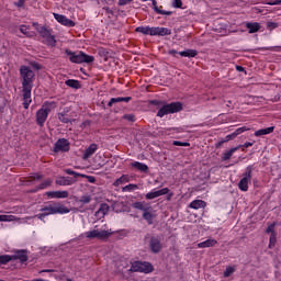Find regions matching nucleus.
Instances as JSON below:
<instances>
[{"label":"nucleus","instance_id":"nucleus-1","mask_svg":"<svg viewBox=\"0 0 281 281\" xmlns=\"http://www.w3.org/2000/svg\"><path fill=\"white\" fill-rule=\"evenodd\" d=\"M136 32L145 36H170L172 34L170 29L161 26H137Z\"/></svg>","mask_w":281,"mask_h":281},{"label":"nucleus","instance_id":"nucleus-2","mask_svg":"<svg viewBox=\"0 0 281 281\" xmlns=\"http://www.w3.org/2000/svg\"><path fill=\"white\" fill-rule=\"evenodd\" d=\"M52 214H69V209L63 204H50L42 209V213L37 217L40 221H45V217Z\"/></svg>","mask_w":281,"mask_h":281},{"label":"nucleus","instance_id":"nucleus-3","mask_svg":"<svg viewBox=\"0 0 281 281\" xmlns=\"http://www.w3.org/2000/svg\"><path fill=\"white\" fill-rule=\"evenodd\" d=\"M113 234L111 229H100V228H92L83 234L80 235V238H88V240H106Z\"/></svg>","mask_w":281,"mask_h":281},{"label":"nucleus","instance_id":"nucleus-4","mask_svg":"<svg viewBox=\"0 0 281 281\" xmlns=\"http://www.w3.org/2000/svg\"><path fill=\"white\" fill-rule=\"evenodd\" d=\"M67 56H69L70 63H75L77 65H82V63H87L88 65L90 63H93L95 60V57L91 55H87L82 52L74 53L71 50H66Z\"/></svg>","mask_w":281,"mask_h":281},{"label":"nucleus","instance_id":"nucleus-5","mask_svg":"<svg viewBox=\"0 0 281 281\" xmlns=\"http://www.w3.org/2000/svg\"><path fill=\"white\" fill-rule=\"evenodd\" d=\"M20 75L23 79L22 89H32L34 87V71L27 66H22L20 68Z\"/></svg>","mask_w":281,"mask_h":281},{"label":"nucleus","instance_id":"nucleus-6","mask_svg":"<svg viewBox=\"0 0 281 281\" xmlns=\"http://www.w3.org/2000/svg\"><path fill=\"white\" fill-rule=\"evenodd\" d=\"M154 270L153 263L148 261H134L130 269V271L138 273H153Z\"/></svg>","mask_w":281,"mask_h":281},{"label":"nucleus","instance_id":"nucleus-7","mask_svg":"<svg viewBox=\"0 0 281 281\" xmlns=\"http://www.w3.org/2000/svg\"><path fill=\"white\" fill-rule=\"evenodd\" d=\"M183 109V105L180 102H173L164 105L157 113L158 117H164L165 115H170V113H179Z\"/></svg>","mask_w":281,"mask_h":281},{"label":"nucleus","instance_id":"nucleus-8","mask_svg":"<svg viewBox=\"0 0 281 281\" xmlns=\"http://www.w3.org/2000/svg\"><path fill=\"white\" fill-rule=\"evenodd\" d=\"M37 32L46 45H49L50 47L56 45V37H54V35H52L49 30H47L45 26H38Z\"/></svg>","mask_w":281,"mask_h":281},{"label":"nucleus","instance_id":"nucleus-9","mask_svg":"<svg viewBox=\"0 0 281 281\" xmlns=\"http://www.w3.org/2000/svg\"><path fill=\"white\" fill-rule=\"evenodd\" d=\"M49 105L44 104L36 113V123L38 126H44L47 122V116L49 115Z\"/></svg>","mask_w":281,"mask_h":281},{"label":"nucleus","instance_id":"nucleus-10","mask_svg":"<svg viewBox=\"0 0 281 281\" xmlns=\"http://www.w3.org/2000/svg\"><path fill=\"white\" fill-rule=\"evenodd\" d=\"M170 189L164 188L160 190L154 189L150 192L146 193L145 199L147 201H153V199H158V196H164L165 194H169Z\"/></svg>","mask_w":281,"mask_h":281},{"label":"nucleus","instance_id":"nucleus-11","mask_svg":"<svg viewBox=\"0 0 281 281\" xmlns=\"http://www.w3.org/2000/svg\"><path fill=\"white\" fill-rule=\"evenodd\" d=\"M249 183H251V170L244 173L243 179L238 183L239 190H241V192H247V190H249Z\"/></svg>","mask_w":281,"mask_h":281},{"label":"nucleus","instance_id":"nucleus-12","mask_svg":"<svg viewBox=\"0 0 281 281\" xmlns=\"http://www.w3.org/2000/svg\"><path fill=\"white\" fill-rule=\"evenodd\" d=\"M54 19L57 23H60L61 25H65L66 27H74L76 23L71 20H69L67 16L58 13H54Z\"/></svg>","mask_w":281,"mask_h":281},{"label":"nucleus","instance_id":"nucleus-13","mask_svg":"<svg viewBox=\"0 0 281 281\" xmlns=\"http://www.w3.org/2000/svg\"><path fill=\"white\" fill-rule=\"evenodd\" d=\"M55 153H67L69 150V142L65 138H60L56 142L54 147Z\"/></svg>","mask_w":281,"mask_h":281},{"label":"nucleus","instance_id":"nucleus-14","mask_svg":"<svg viewBox=\"0 0 281 281\" xmlns=\"http://www.w3.org/2000/svg\"><path fill=\"white\" fill-rule=\"evenodd\" d=\"M23 93V106L24 109H30V104H32V88H22Z\"/></svg>","mask_w":281,"mask_h":281},{"label":"nucleus","instance_id":"nucleus-15","mask_svg":"<svg viewBox=\"0 0 281 281\" xmlns=\"http://www.w3.org/2000/svg\"><path fill=\"white\" fill-rule=\"evenodd\" d=\"M149 247L153 254H159V251H161V239L158 237H151L149 240Z\"/></svg>","mask_w":281,"mask_h":281},{"label":"nucleus","instance_id":"nucleus-16","mask_svg":"<svg viewBox=\"0 0 281 281\" xmlns=\"http://www.w3.org/2000/svg\"><path fill=\"white\" fill-rule=\"evenodd\" d=\"M48 199H67L69 196V192L67 191H48L45 193Z\"/></svg>","mask_w":281,"mask_h":281},{"label":"nucleus","instance_id":"nucleus-17","mask_svg":"<svg viewBox=\"0 0 281 281\" xmlns=\"http://www.w3.org/2000/svg\"><path fill=\"white\" fill-rule=\"evenodd\" d=\"M155 211H153L151 206H148V210L143 213V218L147 221L148 225H153V221L155 220Z\"/></svg>","mask_w":281,"mask_h":281},{"label":"nucleus","instance_id":"nucleus-18","mask_svg":"<svg viewBox=\"0 0 281 281\" xmlns=\"http://www.w3.org/2000/svg\"><path fill=\"white\" fill-rule=\"evenodd\" d=\"M13 256V260H20V262H27V252L25 250H18Z\"/></svg>","mask_w":281,"mask_h":281},{"label":"nucleus","instance_id":"nucleus-19","mask_svg":"<svg viewBox=\"0 0 281 281\" xmlns=\"http://www.w3.org/2000/svg\"><path fill=\"white\" fill-rule=\"evenodd\" d=\"M151 5L156 14H161L164 16H170V14H172V11H165L159 9V7H157V0H151Z\"/></svg>","mask_w":281,"mask_h":281},{"label":"nucleus","instance_id":"nucleus-20","mask_svg":"<svg viewBox=\"0 0 281 281\" xmlns=\"http://www.w3.org/2000/svg\"><path fill=\"white\" fill-rule=\"evenodd\" d=\"M128 181H131V177L128 175H123L114 181L113 186L119 188V186H124V183H128Z\"/></svg>","mask_w":281,"mask_h":281},{"label":"nucleus","instance_id":"nucleus-21","mask_svg":"<svg viewBox=\"0 0 281 281\" xmlns=\"http://www.w3.org/2000/svg\"><path fill=\"white\" fill-rule=\"evenodd\" d=\"M274 131V127H266L262 130H258L255 132V137H262V135H271V133Z\"/></svg>","mask_w":281,"mask_h":281},{"label":"nucleus","instance_id":"nucleus-22","mask_svg":"<svg viewBox=\"0 0 281 281\" xmlns=\"http://www.w3.org/2000/svg\"><path fill=\"white\" fill-rule=\"evenodd\" d=\"M95 150H98V145L97 144H91L85 151L83 154V159H89L91 155H94Z\"/></svg>","mask_w":281,"mask_h":281},{"label":"nucleus","instance_id":"nucleus-23","mask_svg":"<svg viewBox=\"0 0 281 281\" xmlns=\"http://www.w3.org/2000/svg\"><path fill=\"white\" fill-rule=\"evenodd\" d=\"M71 183H74V180H71L69 177H58L56 179L57 186H71Z\"/></svg>","mask_w":281,"mask_h":281},{"label":"nucleus","instance_id":"nucleus-24","mask_svg":"<svg viewBox=\"0 0 281 281\" xmlns=\"http://www.w3.org/2000/svg\"><path fill=\"white\" fill-rule=\"evenodd\" d=\"M237 150H240V145L237 147H233L229 150L225 151L222 157L223 161H228V159H232V155H234V153H236Z\"/></svg>","mask_w":281,"mask_h":281},{"label":"nucleus","instance_id":"nucleus-25","mask_svg":"<svg viewBox=\"0 0 281 281\" xmlns=\"http://www.w3.org/2000/svg\"><path fill=\"white\" fill-rule=\"evenodd\" d=\"M216 243H217L216 239H206L202 243H199L198 247H199V249H205L207 247H214V245H216Z\"/></svg>","mask_w":281,"mask_h":281},{"label":"nucleus","instance_id":"nucleus-26","mask_svg":"<svg viewBox=\"0 0 281 281\" xmlns=\"http://www.w3.org/2000/svg\"><path fill=\"white\" fill-rule=\"evenodd\" d=\"M117 102H131V97H117V98H112L110 102L108 103V106H113V104Z\"/></svg>","mask_w":281,"mask_h":281},{"label":"nucleus","instance_id":"nucleus-27","mask_svg":"<svg viewBox=\"0 0 281 281\" xmlns=\"http://www.w3.org/2000/svg\"><path fill=\"white\" fill-rule=\"evenodd\" d=\"M132 168H136V170H139L140 172H147L148 166L146 164L134 161L131 164Z\"/></svg>","mask_w":281,"mask_h":281},{"label":"nucleus","instance_id":"nucleus-28","mask_svg":"<svg viewBox=\"0 0 281 281\" xmlns=\"http://www.w3.org/2000/svg\"><path fill=\"white\" fill-rule=\"evenodd\" d=\"M205 205H207V204L205 203V201H202V200H194L190 203V207L192 210H201V209L205 207Z\"/></svg>","mask_w":281,"mask_h":281},{"label":"nucleus","instance_id":"nucleus-29","mask_svg":"<svg viewBox=\"0 0 281 281\" xmlns=\"http://www.w3.org/2000/svg\"><path fill=\"white\" fill-rule=\"evenodd\" d=\"M179 56H182L183 58H194L196 56V50L194 49H187L179 52Z\"/></svg>","mask_w":281,"mask_h":281},{"label":"nucleus","instance_id":"nucleus-30","mask_svg":"<svg viewBox=\"0 0 281 281\" xmlns=\"http://www.w3.org/2000/svg\"><path fill=\"white\" fill-rule=\"evenodd\" d=\"M246 27L249 30V34H256L260 30V24L258 23H247Z\"/></svg>","mask_w":281,"mask_h":281},{"label":"nucleus","instance_id":"nucleus-31","mask_svg":"<svg viewBox=\"0 0 281 281\" xmlns=\"http://www.w3.org/2000/svg\"><path fill=\"white\" fill-rule=\"evenodd\" d=\"M14 221H16L14 215H0V223H12Z\"/></svg>","mask_w":281,"mask_h":281},{"label":"nucleus","instance_id":"nucleus-32","mask_svg":"<svg viewBox=\"0 0 281 281\" xmlns=\"http://www.w3.org/2000/svg\"><path fill=\"white\" fill-rule=\"evenodd\" d=\"M14 257L12 255H1L0 256V265H8V262H12Z\"/></svg>","mask_w":281,"mask_h":281},{"label":"nucleus","instance_id":"nucleus-33","mask_svg":"<svg viewBox=\"0 0 281 281\" xmlns=\"http://www.w3.org/2000/svg\"><path fill=\"white\" fill-rule=\"evenodd\" d=\"M67 87H71V89H79L80 88V82L75 79H69L66 81Z\"/></svg>","mask_w":281,"mask_h":281},{"label":"nucleus","instance_id":"nucleus-34","mask_svg":"<svg viewBox=\"0 0 281 281\" xmlns=\"http://www.w3.org/2000/svg\"><path fill=\"white\" fill-rule=\"evenodd\" d=\"M134 207L135 210H140L143 213L148 210V206H146V202H135Z\"/></svg>","mask_w":281,"mask_h":281},{"label":"nucleus","instance_id":"nucleus-35","mask_svg":"<svg viewBox=\"0 0 281 281\" xmlns=\"http://www.w3.org/2000/svg\"><path fill=\"white\" fill-rule=\"evenodd\" d=\"M97 214H99V215L101 214L102 216L109 214V204H101Z\"/></svg>","mask_w":281,"mask_h":281},{"label":"nucleus","instance_id":"nucleus-36","mask_svg":"<svg viewBox=\"0 0 281 281\" xmlns=\"http://www.w3.org/2000/svg\"><path fill=\"white\" fill-rule=\"evenodd\" d=\"M276 243H277V235L276 233H272L269 239V248L271 249L272 247H276Z\"/></svg>","mask_w":281,"mask_h":281},{"label":"nucleus","instance_id":"nucleus-37","mask_svg":"<svg viewBox=\"0 0 281 281\" xmlns=\"http://www.w3.org/2000/svg\"><path fill=\"white\" fill-rule=\"evenodd\" d=\"M172 8L176 9H183V1L182 0H173L171 2Z\"/></svg>","mask_w":281,"mask_h":281},{"label":"nucleus","instance_id":"nucleus-38","mask_svg":"<svg viewBox=\"0 0 281 281\" xmlns=\"http://www.w3.org/2000/svg\"><path fill=\"white\" fill-rule=\"evenodd\" d=\"M20 32L22 34H24L25 36H32V34H30V27H27V25H21L20 26Z\"/></svg>","mask_w":281,"mask_h":281},{"label":"nucleus","instance_id":"nucleus-39","mask_svg":"<svg viewBox=\"0 0 281 281\" xmlns=\"http://www.w3.org/2000/svg\"><path fill=\"white\" fill-rule=\"evenodd\" d=\"M52 186V179H46L44 182L41 183L40 190H45V188H49Z\"/></svg>","mask_w":281,"mask_h":281},{"label":"nucleus","instance_id":"nucleus-40","mask_svg":"<svg viewBox=\"0 0 281 281\" xmlns=\"http://www.w3.org/2000/svg\"><path fill=\"white\" fill-rule=\"evenodd\" d=\"M58 120L60 122H64V124H68V122H70L69 117H67V115L63 114V113H59L58 114Z\"/></svg>","mask_w":281,"mask_h":281},{"label":"nucleus","instance_id":"nucleus-41","mask_svg":"<svg viewBox=\"0 0 281 281\" xmlns=\"http://www.w3.org/2000/svg\"><path fill=\"white\" fill-rule=\"evenodd\" d=\"M137 184H127L123 190H125V192H133V190H137Z\"/></svg>","mask_w":281,"mask_h":281},{"label":"nucleus","instance_id":"nucleus-42","mask_svg":"<svg viewBox=\"0 0 281 281\" xmlns=\"http://www.w3.org/2000/svg\"><path fill=\"white\" fill-rule=\"evenodd\" d=\"M66 175H72L74 177H87V176H85L82 173H78V172H76V171H74L71 169H67L66 170Z\"/></svg>","mask_w":281,"mask_h":281},{"label":"nucleus","instance_id":"nucleus-43","mask_svg":"<svg viewBox=\"0 0 281 281\" xmlns=\"http://www.w3.org/2000/svg\"><path fill=\"white\" fill-rule=\"evenodd\" d=\"M232 273H234V267L226 268V270L224 271V278H229Z\"/></svg>","mask_w":281,"mask_h":281},{"label":"nucleus","instance_id":"nucleus-44","mask_svg":"<svg viewBox=\"0 0 281 281\" xmlns=\"http://www.w3.org/2000/svg\"><path fill=\"white\" fill-rule=\"evenodd\" d=\"M123 120H127V122H135V114H124Z\"/></svg>","mask_w":281,"mask_h":281},{"label":"nucleus","instance_id":"nucleus-45","mask_svg":"<svg viewBox=\"0 0 281 281\" xmlns=\"http://www.w3.org/2000/svg\"><path fill=\"white\" fill-rule=\"evenodd\" d=\"M267 234H276V224H270L267 229Z\"/></svg>","mask_w":281,"mask_h":281},{"label":"nucleus","instance_id":"nucleus-46","mask_svg":"<svg viewBox=\"0 0 281 281\" xmlns=\"http://www.w3.org/2000/svg\"><path fill=\"white\" fill-rule=\"evenodd\" d=\"M173 146H190L188 142L173 140Z\"/></svg>","mask_w":281,"mask_h":281},{"label":"nucleus","instance_id":"nucleus-47","mask_svg":"<svg viewBox=\"0 0 281 281\" xmlns=\"http://www.w3.org/2000/svg\"><path fill=\"white\" fill-rule=\"evenodd\" d=\"M266 5H281V0L265 2Z\"/></svg>","mask_w":281,"mask_h":281},{"label":"nucleus","instance_id":"nucleus-48","mask_svg":"<svg viewBox=\"0 0 281 281\" xmlns=\"http://www.w3.org/2000/svg\"><path fill=\"white\" fill-rule=\"evenodd\" d=\"M15 5L18 8H23V5H25V0H19L18 2H15Z\"/></svg>","mask_w":281,"mask_h":281},{"label":"nucleus","instance_id":"nucleus-49","mask_svg":"<svg viewBox=\"0 0 281 281\" xmlns=\"http://www.w3.org/2000/svg\"><path fill=\"white\" fill-rule=\"evenodd\" d=\"M90 202H91V198L90 196L81 198V203H90Z\"/></svg>","mask_w":281,"mask_h":281},{"label":"nucleus","instance_id":"nucleus-50","mask_svg":"<svg viewBox=\"0 0 281 281\" xmlns=\"http://www.w3.org/2000/svg\"><path fill=\"white\" fill-rule=\"evenodd\" d=\"M268 27H272V30H276V27H278V24L274 22H268Z\"/></svg>","mask_w":281,"mask_h":281},{"label":"nucleus","instance_id":"nucleus-51","mask_svg":"<svg viewBox=\"0 0 281 281\" xmlns=\"http://www.w3.org/2000/svg\"><path fill=\"white\" fill-rule=\"evenodd\" d=\"M243 132H240L239 128H237L235 132H233V137H238V135H241Z\"/></svg>","mask_w":281,"mask_h":281},{"label":"nucleus","instance_id":"nucleus-52","mask_svg":"<svg viewBox=\"0 0 281 281\" xmlns=\"http://www.w3.org/2000/svg\"><path fill=\"white\" fill-rule=\"evenodd\" d=\"M87 179H88L89 183H95V178L94 177L88 176Z\"/></svg>","mask_w":281,"mask_h":281},{"label":"nucleus","instance_id":"nucleus-53","mask_svg":"<svg viewBox=\"0 0 281 281\" xmlns=\"http://www.w3.org/2000/svg\"><path fill=\"white\" fill-rule=\"evenodd\" d=\"M234 138H236V136H234V133L228 134V135L226 136V142H229V139H234Z\"/></svg>","mask_w":281,"mask_h":281},{"label":"nucleus","instance_id":"nucleus-54","mask_svg":"<svg viewBox=\"0 0 281 281\" xmlns=\"http://www.w3.org/2000/svg\"><path fill=\"white\" fill-rule=\"evenodd\" d=\"M33 179H34V180H40V179H43V176H42L41 173H35V175L33 176Z\"/></svg>","mask_w":281,"mask_h":281},{"label":"nucleus","instance_id":"nucleus-55","mask_svg":"<svg viewBox=\"0 0 281 281\" xmlns=\"http://www.w3.org/2000/svg\"><path fill=\"white\" fill-rule=\"evenodd\" d=\"M243 146H244V148H249V147L254 146V143L246 142Z\"/></svg>","mask_w":281,"mask_h":281},{"label":"nucleus","instance_id":"nucleus-56","mask_svg":"<svg viewBox=\"0 0 281 281\" xmlns=\"http://www.w3.org/2000/svg\"><path fill=\"white\" fill-rule=\"evenodd\" d=\"M239 131H240L241 133H245L246 131H249V127L243 126V127H239Z\"/></svg>","mask_w":281,"mask_h":281},{"label":"nucleus","instance_id":"nucleus-57","mask_svg":"<svg viewBox=\"0 0 281 281\" xmlns=\"http://www.w3.org/2000/svg\"><path fill=\"white\" fill-rule=\"evenodd\" d=\"M53 270L46 269V270H42L41 273H52Z\"/></svg>","mask_w":281,"mask_h":281},{"label":"nucleus","instance_id":"nucleus-58","mask_svg":"<svg viewBox=\"0 0 281 281\" xmlns=\"http://www.w3.org/2000/svg\"><path fill=\"white\" fill-rule=\"evenodd\" d=\"M33 67H34V69H41V65H38V64H34Z\"/></svg>","mask_w":281,"mask_h":281},{"label":"nucleus","instance_id":"nucleus-59","mask_svg":"<svg viewBox=\"0 0 281 281\" xmlns=\"http://www.w3.org/2000/svg\"><path fill=\"white\" fill-rule=\"evenodd\" d=\"M237 71H243V67L241 66H237Z\"/></svg>","mask_w":281,"mask_h":281},{"label":"nucleus","instance_id":"nucleus-60","mask_svg":"<svg viewBox=\"0 0 281 281\" xmlns=\"http://www.w3.org/2000/svg\"><path fill=\"white\" fill-rule=\"evenodd\" d=\"M170 199H172V193L168 195V201H170Z\"/></svg>","mask_w":281,"mask_h":281},{"label":"nucleus","instance_id":"nucleus-61","mask_svg":"<svg viewBox=\"0 0 281 281\" xmlns=\"http://www.w3.org/2000/svg\"><path fill=\"white\" fill-rule=\"evenodd\" d=\"M170 54H177V50H170Z\"/></svg>","mask_w":281,"mask_h":281},{"label":"nucleus","instance_id":"nucleus-62","mask_svg":"<svg viewBox=\"0 0 281 281\" xmlns=\"http://www.w3.org/2000/svg\"><path fill=\"white\" fill-rule=\"evenodd\" d=\"M143 2H146V1H148V0H142Z\"/></svg>","mask_w":281,"mask_h":281}]
</instances>
